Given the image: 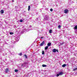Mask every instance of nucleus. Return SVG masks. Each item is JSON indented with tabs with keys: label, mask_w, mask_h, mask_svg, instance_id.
I'll list each match as a JSON object with an SVG mask.
<instances>
[{
	"label": "nucleus",
	"mask_w": 77,
	"mask_h": 77,
	"mask_svg": "<svg viewBox=\"0 0 77 77\" xmlns=\"http://www.w3.org/2000/svg\"><path fill=\"white\" fill-rule=\"evenodd\" d=\"M49 16L48 15H46L44 17V19H43V21H47V20H48V19H49Z\"/></svg>",
	"instance_id": "obj_1"
},
{
	"label": "nucleus",
	"mask_w": 77,
	"mask_h": 77,
	"mask_svg": "<svg viewBox=\"0 0 77 77\" xmlns=\"http://www.w3.org/2000/svg\"><path fill=\"white\" fill-rule=\"evenodd\" d=\"M63 74V73L62 72H59V73L57 74V77H58L59 75H62Z\"/></svg>",
	"instance_id": "obj_2"
},
{
	"label": "nucleus",
	"mask_w": 77,
	"mask_h": 77,
	"mask_svg": "<svg viewBox=\"0 0 77 77\" xmlns=\"http://www.w3.org/2000/svg\"><path fill=\"white\" fill-rule=\"evenodd\" d=\"M20 36L16 37L15 38V40H16V42H18V41H19V39H20Z\"/></svg>",
	"instance_id": "obj_3"
},
{
	"label": "nucleus",
	"mask_w": 77,
	"mask_h": 77,
	"mask_svg": "<svg viewBox=\"0 0 77 77\" xmlns=\"http://www.w3.org/2000/svg\"><path fill=\"white\" fill-rule=\"evenodd\" d=\"M14 44H15V42L14 41H12V45H11V47H10V48H12L14 47Z\"/></svg>",
	"instance_id": "obj_4"
},
{
	"label": "nucleus",
	"mask_w": 77,
	"mask_h": 77,
	"mask_svg": "<svg viewBox=\"0 0 77 77\" xmlns=\"http://www.w3.org/2000/svg\"><path fill=\"white\" fill-rule=\"evenodd\" d=\"M27 65V63H24L23 64L21 65V67H23V66H26Z\"/></svg>",
	"instance_id": "obj_5"
},
{
	"label": "nucleus",
	"mask_w": 77,
	"mask_h": 77,
	"mask_svg": "<svg viewBox=\"0 0 77 77\" xmlns=\"http://www.w3.org/2000/svg\"><path fill=\"white\" fill-rule=\"evenodd\" d=\"M45 44V41H43L41 44H40V45L41 46H43V45H44Z\"/></svg>",
	"instance_id": "obj_6"
},
{
	"label": "nucleus",
	"mask_w": 77,
	"mask_h": 77,
	"mask_svg": "<svg viewBox=\"0 0 77 77\" xmlns=\"http://www.w3.org/2000/svg\"><path fill=\"white\" fill-rule=\"evenodd\" d=\"M52 51L53 52H54V53H56V52H58L59 51H58V50L56 49H54L52 50Z\"/></svg>",
	"instance_id": "obj_7"
},
{
	"label": "nucleus",
	"mask_w": 77,
	"mask_h": 77,
	"mask_svg": "<svg viewBox=\"0 0 77 77\" xmlns=\"http://www.w3.org/2000/svg\"><path fill=\"white\" fill-rule=\"evenodd\" d=\"M68 10L66 9H65L64 10V13H65V14H67V13H68Z\"/></svg>",
	"instance_id": "obj_8"
},
{
	"label": "nucleus",
	"mask_w": 77,
	"mask_h": 77,
	"mask_svg": "<svg viewBox=\"0 0 77 77\" xmlns=\"http://www.w3.org/2000/svg\"><path fill=\"white\" fill-rule=\"evenodd\" d=\"M51 43L50 42H49L48 43V47H50V46H51Z\"/></svg>",
	"instance_id": "obj_9"
},
{
	"label": "nucleus",
	"mask_w": 77,
	"mask_h": 77,
	"mask_svg": "<svg viewBox=\"0 0 77 77\" xmlns=\"http://www.w3.org/2000/svg\"><path fill=\"white\" fill-rule=\"evenodd\" d=\"M74 58L73 57L71 59V61L72 62H74Z\"/></svg>",
	"instance_id": "obj_10"
},
{
	"label": "nucleus",
	"mask_w": 77,
	"mask_h": 77,
	"mask_svg": "<svg viewBox=\"0 0 77 77\" xmlns=\"http://www.w3.org/2000/svg\"><path fill=\"white\" fill-rule=\"evenodd\" d=\"M42 67H47V66L45 64H43L42 65Z\"/></svg>",
	"instance_id": "obj_11"
},
{
	"label": "nucleus",
	"mask_w": 77,
	"mask_h": 77,
	"mask_svg": "<svg viewBox=\"0 0 77 77\" xmlns=\"http://www.w3.org/2000/svg\"><path fill=\"white\" fill-rule=\"evenodd\" d=\"M9 71V69L8 68H7L5 69V72H8Z\"/></svg>",
	"instance_id": "obj_12"
},
{
	"label": "nucleus",
	"mask_w": 77,
	"mask_h": 77,
	"mask_svg": "<svg viewBox=\"0 0 77 77\" xmlns=\"http://www.w3.org/2000/svg\"><path fill=\"white\" fill-rule=\"evenodd\" d=\"M48 46H47L45 47V50H47V49H48Z\"/></svg>",
	"instance_id": "obj_13"
},
{
	"label": "nucleus",
	"mask_w": 77,
	"mask_h": 77,
	"mask_svg": "<svg viewBox=\"0 0 77 77\" xmlns=\"http://www.w3.org/2000/svg\"><path fill=\"white\" fill-rule=\"evenodd\" d=\"M1 14H4V11H3V10H2L1 11Z\"/></svg>",
	"instance_id": "obj_14"
},
{
	"label": "nucleus",
	"mask_w": 77,
	"mask_h": 77,
	"mask_svg": "<svg viewBox=\"0 0 77 77\" xmlns=\"http://www.w3.org/2000/svg\"><path fill=\"white\" fill-rule=\"evenodd\" d=\"M66 66V64H64L62 65V66L63 67H65Z\"/></svg>",
	"instance_id": "obj_15"
},
{
	"label": "nucleus",
	"mask_w": 77,
	"mask_h": 77,
	"mask_svg": "<svg viewBox=\"0 0 77 77\" xmlns=\"http://www.w3.org/2000/svg\"><path fill=\"white\" fill-rule=\"evenodd\" d=\"M74 29H75V30H76V29H77V25H76L75 26Z\"/></svg>",
	"instance_id": "obj_16"
},
{
	"label": "nucleus",
	"mask_w": 77,
	"mask_h": 77,
	"mask_svg": "<svg viewBox=\"0 0 77 77\" xmlns=\"http://www.w3.org/2000/svg\"><path fill=\"white\" fill-rule=\"evenodd\" d=\"M30 6L29 5L28 6V11H30Z\"/></svg>",
	"instance_id": "obj_17"
},
{
	"label": "nucleus",
	"mask_w": 77,
	"mask_h": 77,
	"mask_svg": "<svg viewBox=\"0 0 77 77\" xmlns=\"http://www.w3.org/2000/svg\"><path fill=\"white\" fill-rule=\"evenodd\" d=\"M52 29H50L49 30V33H52Z\"/></svg>",
	"instance_id": "obj_18"
},
{
	"label": "nucleus",
	"mask_w": 77,
	"mask_h": 77,
	"mask_svg": "<svg viewBox=\"0 0 77 77\" xmlns=\"http://www.w3.org/2000/svg\"><path fill=\"white\" fill-rule=\"evenodd\" d=\"M24 56L25 57L26 59H27V56L26 54H25Z\"/></svg>",
	"instance_id": "obj_19"
},
{
	"label": "nucleus",
	"mask_w": 77,
	"mask_h": 77,
	"mask_svg": "<svg viewBox=\"0 0 77 77\" xmlns=\"http://www.w3.org/2000/svg\"><path fill=\"white\" fill-rule=\"evenodd\" d=\"M3 56H5L7 55V54L6 53H4L3 54Z\"/></svg>",
	"instance_id": "obj_20"
},
{
	"label": "nucleus",
	"mask_w": 77,
	"mask_h": 77,
	"mask_svg": "<svg viewBox=\"0 0 77 77\" xmlns=\"http://www.w3.org/2000/svg\"><path fill=\"white\" fill-rule=\"evenodd\" d=\"M19 56H22V55H23V54H22V53H20V54H19Z\"/></svg>",
	"instance_id": "obj_21"
},
{
	"label": "nucleus",
	"mask_w": 77,
	"mask_h": 77,
	"mask_svg": "<svg viewBox=\"0 0 77 77\" xmlns=\"http://www.w3.org/2000/svg\"><path fill=\"white\" fill-rule=\"evenodd\" d=\"M77 69V68H76L73 69V71H76Z\"/></svg>",
	"instance_id": "obj_22"
},
{
	"label": "nucleus",
	"mask_w": 77,
	"mask_h": 77,
	"mask_svg": "<svg viewBox=\"0 0 77 77\" xmlns=\"http://www.w3.org/2000/svg\"><path fill=\"white\" fill-rule=\"evenodd\" d=\"M45 54V52H44V51H42V54Z\"/></svg>",
	"instance_id": "obj_23"
},
{
	"label": "nucleus",
	"mask_w": 77,
	"mask_h": 77,
	"mask_svg": "<svg viewBox=\"0 0 77 77\" xmlns=\"http://www.w3.org/2000/svg\"><path fill=\"white\" fill-rule=\"evenodd\" d=\"M18 70H17V69H15L14 70L15 72H18Z\"/></svg>",
	"instance_id": "obj_24"
},
{
	"label": "nucleus",
	"mask_w": 77,
	"mask_h": 77,
	"mask_svg": "<svg viewBox=\"0 0 77 77\" xmlns=\"http://www.w3.org/2000/svg\"><path fill=\"white\" fill-rule=\"evenodd\" d=\"M10 35H13V34H14V33H13L12 32H10Z\"/></svg>",
	"instance_id": "obj_25"
},
{
	"label": "nucleus",
	"mask_w": 77,
	"mask_h": 77,
	"mask_svg": "<svg viewBox=\"0 0 77 77\" xmlns=\"http://www.w3.org/2000/svg\"><path fill=\"white\" fill-rule=\"evenodd\" d=\"M23 21V20H20V23H22Z\"/></svg>",
	"instance_id": "obj_26"
},
{
	"label": "nucleus",
	"mask_w": 77,
	"mask_h": 77,
	"mask_svg": "<svg viewBox=\"0 0 77 77\" xmlns=\"http://www.w3.org/2000/svg\"><path fill=\"white\" fill-rule=\"evenodd\" d=\"M74 37L72 36H71L70 37V38H74Z\"/></svg>",
	"instance_id": "obj_27"
},
{
	"label": "nucleus",
	"mask_w": 77,
	"mask_h": 77,
	"mask_svg": "<svg viewBox=\"0 0 77 77\" xmlns=\"http://www.w3.org/2000/svg\"><path fill=\"white\" fill-rule=\"evenodd\" d=\"M50 11H51V12H52V11H53V9L51 8V9H50Z\"/></svg>",
	"instance_id": "obj_28"
},
{
	"label": "nucleus",
	"mask_w": 77,
	"mask_h": 77,
	"mask_svg": "<svg viewBox=\"0 0 77 77\" xmlns=\"http://www.w3.org/2000/svg\"><path fill=\"white\" fill-rule=\"evenodd\" d=\"M14 27L15 28H17V26H16V25H14Z\"/></svg>",
	"instance_id": "obj_29"
},
{
	"label": "nucleus",
	"mask_w": 77,
	"mask_h": 77,
	"mask_svg": "<svg viewBox=\"0 0 77 77\" xmlns=\"http://www.w3.org/2000/svg\"><path fill=\"white\" fill-rule=\"evenodd\" d=\"M63 44H64V42H63L62 43H61V45H63Z\"/></svg>",
	"instance_id": "obj_30"
},
{
	"label": "nucleus",
	"mask_w": 77,
	"mask_h": 77,
	"mask_svg": "<svg viewBox=\"0 0 77 77\" xmlns=\"http://www.w3.org/2000/svg\"><path fill=\"white\" fill-rule=\"evenodd\" d=\"M60 25H59V26H58V27H59V28H60Z\"/></svg>",
	"instance_id": "obj_31"
},
{
	"label": "nucleus",
	"mask_w": 77,
	"mask_h": 77,
	"mask_svg": "<svg viewBox=\"0 0 77 77\" xmlns=\"http://www.w3.org/2000/svg\"><path fill=\"white\" fill-rule=\"evenodd\" d=\"M75 33H77V30H75Z\"/></svg>",
	"instance_id": "obj_32"
},
{
	"label": "nucleus",
	"mask_w": 77,
	"mask_h": 77,
	"mask_svg": "<svg viewBox=\"0 0 77 77\" xmlns=\"http://www.w3.org/2000/svg\"><path fill=\"white\" fill-rule=\"evenodd\" d=\"M38 18H37L36 19V21H38Z\"/></svg>",
	"instance_id": "obj_33"
},
{
	"label": "nucleus",
	"mask_w": 77,
	"mask_h": 77,
	"mask_svg": "<svg viewBox=\"0 0 77 77\" xmlns=\"http://www.w3.org/2000/svg\"><path fill=\"white\" fill-rule=\"evenodd\" d=\"M29 27H32V26H31V25Z\"/></svg>",
	"instance_id": "obj_34"
},
{
	"label": "nucleus",
	"mask_w": 77,
	"mask_h": 77,
	"mask_svg": "<svg viewBox=\"0 0 77 77\" xmlns=\"http://www.w3.org/2000/svg\"><path fill=\"white\" fill-rule=\"evenodd\" d=\"M12 2H14V0H12Z\"/></svg>",
	"instance_id": "obj_35"
},
{
	"label": "nucleus",
	"mask_w": 77,
	"mask_h": 77,
	"mask_svg": "<svg viewBox=\"0 0 77 77\" xmlns=\"http://www.w3.org/2000/svg\"><path fill=\"white\" fill-rule=\"evenodd\" d=\"M41 38V39H42V38H43V37H42Z\"/></svg>",
	"instance_id": "obj_36"
},
{
	"label": "nucleus",
	"mask_w": 77,
	"mask_h": 77,
	"mask_svg": "<svg viewBox=\"0 0 77 77\" xmlns=\"http://www.w3.org/2000/svg\"><path fill=\"white\" fill-rule=\"evenodd\" d=\"M68 40H69V38H68Z\"/></svg>",
	"instance_id": "obj_37"
},
{
	"label": "nucleus",
	"mask_w": 77,
	"mask_h": 77,
	"mask_svg": "<svg viewBox=\"0 0 77 77\" xmlns=\"http://www.w3.org/2000/svg\"><path fill=\"white\" fill-rule=\"evenodd\" d=\"M7 41H9V40H7Z\"/></svg>",
	"instance_id": "obj_38"
},
{
	"label": "nucleus",
	"mask_w": 77,
	"mask_h": 77,
	"mask_svg": "<svg viewBox=\"0 0 77 77\" xmlns=\"http://www.w3.org/2000/svg\"><path fill=\"white\" fill-rule=\"evenodd\" d=\"M25 1H27L28 0H25Z\"/></svg>",
	"instance_id": "obj_39"
},
{
	"label": "nucleus",
	"mask_w": 77,
	"mask_h": 77,
	"mask_svg": "<svg viewBox=\"0 0 77 77\" xmlns=\"http://www.w3.org/2000/svg\"><path fill=\"white\" fill-rule=\"evenodd\" d=\"M15 8H17V6H15Z\"/></svg>",
	"instance_id": "obj_40"
},
{
	"label": "nucleus",
	"mask_w": 77,
	"mask_h": 77,
	"mask_svg": "<svg viewBox=\"0 0 77 77\" xmlns=\"http://www.w3.org/2000/svg\"><path fill=\"white\" fill-rule=\"evenodd\" d=\"M63 61L64 62V61H65V60H63Z\"/></svg>",
	"instance_id": "obj_41"
},
{
	"label": "nucleus",
	"mask_w": 77,
	"mask_h": 77,
	"mask_svg": "<svg viewBox=\"0 0 77 77\" xmlns=\"http://www.w3.org/2000/svg\"><path fill=\"white\" fill-rule=\"evenodd\" d=\"M20 69H21V68H20Z\"/></svg>",
	"instance_id": "obj_42"
},
{
	"label": "nucleus",
	"mask_w": 77,
	"mask_h": 77,
	"mask_svg": "<svg viewBox=\"0 0 77 77\" xmlns=\"http://www.w3.org/2000/svg\"><path fill=\"white\" fill-rule=\"evenodd\" d=\"M31 30V29H29V30Z\"/></svg>",
	"instance_id": "obj_43"
}]
</instances>
